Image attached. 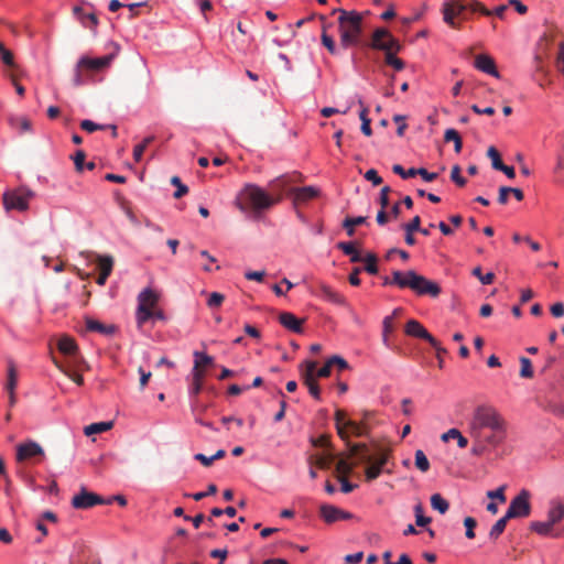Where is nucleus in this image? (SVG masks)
Instances as JSON below:
<instances>
[{"label": "nucleus", "mask_w": 564, "mask_h": 564, "mask_svg": "<svg viewBox=\"0 0 564 564\" xmlns=\"http://www.w3.org/2000/svg\"><path fill=\"white\" fill-rule=\"evenodd\" d=\"M369 412L364 413L361 422L348 419L346 413L337 411L335 415L337 433L341 440L347 442L348 457L356 458V464H366V479L368 481L377 479L382 473V467L388 463L390 448L376 442L370 445L365 443H350V436L361 437L368 434L369 426L367 420Z\"/></svg>", "instance_id": "f257e3e1"}, {"label": "nucleus", "mask_w": 564, "mask_h": 564, "mask_svg": "<svg viewBox=\"0 0 564 564\" xmlns=\"http://www.w3.org/2000/svg\"><path fill=\"white\" fill-rule=\"evenodd\" d=\"M506 422L490 404H478L469 422V433L476 443L498 446L505 438Z\"/></svg>", "instance_id": "f03ea898"}, {"label": "nucleus", "mask_w": 564, "mask_h": 564, "mask_svg": "<svg viewBox=\"0 0 564 564\" xmlns=\"http://www.w3.org/2000/svg\"><path fill=\"white\" fill-rule=\"evenodd\" d=\"M289 181L288 176H280L270 183L272 192L278 196L273 197L256 184H247L237 196L236 205L241 212L252 210L254 214L269 209L281 200L282 191Z\"/></svg>", "instance_id": "7ed1b4c3"}, {"label": "nucleus", "mask_w": 564, "mask_h": 564, "mask_svg": "<svg viewBox=\"0 0 564 564\" xmlns=\"http://www.w3.org/2000/svg\"><path fill=\"white\" fill-rule=\"evenodd\" d=\"M350 370L348 362L340 356L334 355L319 367L316 361L306 360L301 369V376L307 388H318V379L326 378L335 371L337 375V388H348L349 381L343 378L345 371Z\"/></svg>", "instance_id": "20e7f679"}, {"label": "nucleus", "mask_w": 564, "mask_h": 564, "mask_svg": "<svg viewBox=\"0 0 564 564\" xmlns=\"http://www.w3.org/2000/svg\"><path fill=\"white\" fill-rule=\"evenodd\" d=\"M368 14L369 11L339 10L338 32L341 47L348 48L361 43L364 18Z\"/></svg>", "instance_id": "39448f33"}, {"label": "nucleus", "mask_w": 564, "mask_h": 564, "mask_svg": "<svg viewBox=\"0 0 564 564\" xmlns=\"http://www.w3.org/2000/svg\"><path fill=\"white\" fill-rule=\"evenodd\" d=\"M507 8V4H501L494 10H488L481 2L477 0H448L444 3L443 14L444 21L448 25L452 28H459L455 22V18L466 10L480 12L486 17L496 15L500 19H503Z\"/></svg>", "instance_id": "423d86ee"}, {"label": "nucleus", "mask_w": 564, "mask_h": 564, "mask_svg": "<svg viewBox=\"0 0 564 564\" xmlns=\"http://www.w3.org/2000/svg\"><path fill=\"white\" fill-rule=\"evenodd\" d=\"M159 302V295L151 289H144L138 296L137 322L141 326L152 317V310Z\"/></svg>", "instance_id": "0eeeda50"}, {"label": "nucleus", "mask_w": 564, "mask_h": 564, "mask_svg": "<svg viewBox=\"0 0 564 564\" xmlns=\"http://www.w3.org/2000/svg\"><path fill=\"white\" fill-rule=\"evenodd\" d=\"M34 196V193L25 187H19L13 191H8L3 194V205L7 210L15 209L25 212L29 208V202Z\"/></svg>", "instance_id": "6e6552de"}, {"label": "nucleus", "mask_w": 564, "mask_h": 564, "mask_svg": "<svg viewBox=\"0 0 564 564\" xmlns=\"http://www.w3.org/2000/svg\"><path fill=\"white\" fill-rule=\"evenodd\" d=\"M410 286L415 294L423 296L429 295L431 297H437L441 294V286L438 283L426 279L424 275L416 273L413 270V273L410 274Z\"/></svg>", "instance_id": "1a4fd4ad"}, {"label": "nucleus", "mask_w": 564, "mask_h": 564, "mask_svg": "<svg viewBox=\"0 0 564 564\" xmlns=\"http://www.w3.org/2000/svg\"><path fill=\"white\" fill-rule=\"evenodd\" d=\"M531 512L530 505V492L525 489L521 490L518 496H516L506 512L507 519L513 518H524L528 517Z\"/></svg>", "instance_id": "9d476101"}, {"label": "nucleus", "mask_w": 564, "mask_h": 564, "mask_svg": "<svg viewBox=\"0 0 564 564\" xmlns=\"http://www.w3.org/2000/svg\"><path fill=\"white\" fill-rule=\"evenodd\" d=\"M369 46L373 50H380L384 52L389 50H401V44L398 42V40H395L392 34L383 28L375 30Z\"/></svg>", "instance_id": "9b49d317"}, {"label": "nucleus", "mask_w": 564, "mask_h": 564, "mask_svg": "<svg viewBox=\"0 0 564 564\" xmlns=\"http://www.w3.org/2000/svg\"><path fill=\"white\" fill-rule=\"evenodd\" d=\"M214 366V358L208 356L205 352L194 351V368H193V378H194V388H202L203 377L206 370L209 367Z\"/></svg>", "instance_id": "f8f14e48"}, {"label": "nucleus", "mask_w": 564, "mask_h": 564, "mask_svg": "<svg viewBox=\"0 0 564 564\" xmlns=\"http://www.w3.org/2000/svg\"><path fill=\"white\" fill-rule=\"evenodd\" d=\"M113 58V55H106L98 58L82 57L77 63V68H85L89 70H100L108 67ZM75 85H82V76L79 69L76 70Z\"/></svg>", "instance_id": "ddd939ff"}, {"label": "nucleus", "mask_w": 564, "mask_h": 564, "mask_svg": "<svg viewBox=\"0 0 564 564\" xmlns=\"http://www.w3.org/2000/svg\"><path fill=\"white\" fill-rule=\"evenodd\" d=\"M404 332L409 336L426 340L438 352L441 350L445 351V348L441 347L440 341L433 337L420 322L415 319H410L406 323Z\"/></svg>", "instance_id": "4468645a"}, {"label": "nucleus", "mask_w": 564, "mask_h": 564, "mask_svg": "<svg viewBox=\"0 0 564 564\" xmlns=\"http://www.w3.org/2000/svg\"><path fill=\"white\" fill-rule=\"evenodd\" d=\"M106 500L86 488H82L78 495H75L72 499V506L75 509H89L96 505H105Z\"/></svg>", "instance_id": "2eb2a0df"}, {"label": "nucleus", "mask_w": 564, "mask_h": 564, "mask_svg": "<svg viewBox=\"0 0 564 564\" xmlns=\"http://www.w3.org/2000/svg\"><path fill=\"white\" fill-rule=\"evenodd\" d=\"M44 451L36 442L29 441L20 444L17 448V459L19 462L26 460L35 456H43Z\"/></svg>", "instance_id": "dca6fc26"}, {"label": "nucleus", "mask_w": 564, "mask_h": 564, "mask_svg": "<svg viewBox=\"0 0 564 564\" xmlns=\"http://www.w3.org/2000/svg\"><path fill=\"white\" fill-rule=\"evenodd\" d=\"M96 262L98 264V268L100 270L99 276L97 278L96 282L99 285H105L107 279L112 272L115 260L112 256L106 254V256H96Z\"/></svg>", "instance_id": "f3484780"}, {"label": "nucleus", "mask_w": 564, "mask_h": 564, "mask_svg": "<svg viewBox=\"0 0 564 564\" xmlns=\"http://www.w3.org/2000/svg\"><path fill=\"white\" fill-rule=\"evenodd\" d=\"M474 66L485 74L491 75L496 78H500V73L497 69L495 59L487 54L477 55L475 57Z\"/></svg>", "instance_id": "a211bd4d"}, {"label": "nucleus", "mask_w": 564, "mask_h": 564, "mask_svg": "<svg viewBox=\"0 0 564 564\" xmlns=\"http://www.w3.org/2000/svg\"><path fill=\"white\" fill-rule=\"evenodd\" d=\"M295 204H304L319 195V189L314 186L295 187L290 191Z\"/></svg>", "instance_id": "6ab92c4d"}, {"label": "nucleus", "mask_w": 564, "mask_h": 564, "mask_svg": "<svg viewBox=\"0 0 564 564\" xmlns=\"http://www.w3.org/2000/svg\"><path fill=\"white\" fill-rule=\"evenodd\" d=\"M279 322L283 327L291 332L296 334H301L303 332L304 319L297 318L293 313L282 312L279 315Z\"/></svg>", "instance_id": "aec40b11"}, {"label": "nucleus", "mask_w": 564, "mask_h": 564, "mask_svg": "<svg viewBox=\"0 0 564 564\" xmlns=\"http://www.w3.org/2000/svg\"><path fill=\"white\" fill-rule=\"evenodd\" d=\"M86 329L89 332H97L107 336L113 335L117 330L115 325H105L101 322L87 317L85 319Z\"/></svg>", "instance_id": "412c9836"}, {"label": "nucleus", "mask_w": 564, "mask_h": 564, "mask_svg": "<svg viewBox=\"0 0 564 564\" xmlns=\"http://www.w3.org/2000/svg\"><path fill=\"white\" fill-rule=\"evenodd\" d=\"M564 519V503L560 500H552L547 511V521L554 527Z\"/></svg>", "instance_id": "4be33fe9"}, {"label": "nucleus", "mask_w": 564, "mask_h": 564, "mask_svg": "<svg viewBox=\"0 0 564 564\" xmlns=\"http://www.w3.org/2000/svg\"><path fill=\"white\" fill-rule=\"evenodd\" d=\"M319 291H321V296L324 300H326L333 304H336V305L348 306V303H347L345 296L341 295L340 293H338L337 291L333 290L330 286L322 285Z\"/></svg>", "instance_id": "5701e85b"}, {"label": "nucleus", "mask_w": 564, "mask_h": 564, "mask_svg": "<svg viewBox=\"0 0 564 564\" xmlns=\"http://www.w3.org/2000/svg\"><path fill=\"white\" fill-rule=\"evenodd\" d=\"M74 13L77 15L84 26L95 30L98 24V19L95 13H84L80 7H75Z\"/></svg>", "instance_id": "b1692460"}, {"label": "nucleus", "mask_w": 564, "mask_h": 564, "mask_svg": "<svg viewBox=\"0 0 564 564\" xmlns=\"http://www.w3.org/2000/svg\"><path fill=\"white\" fill-rule=\"evenodd\" d=\"M319 514L326 523L339 521L338 508L333 505H322Z\"/></svg>", "instance_id": "393cba45"}, {"label": "nucleus", "mask_w": 564, "mask_h": 564, "mask_svg": "<svg viewBox=\"0 0 564 564\" xmlns=\"http://www.w3.org/2000/svg\"><path fill=\"white\" fill-rule=\"evenodd\" d=\"M413 273V270H409L406 272H402V271H393L392 272V278H391V283L393 285H397L399 286L400 289H409L410 286V274Z\"/></svg>", "instance_id": "a878e982"}, {"label": "nucleus", "mask_w": 564, "mask_h": 564, "mask_svg": "<svg viewBox=\"0 0 564 564\" xmlns=\"http://www.w3.org/2000/svg\"><path fill=\"white\" fill-rule=\"evenodd\" d=\"M367 217L358 216V217H346L343 221V227L346 230L349 237H352L355 234V227L366 224Z\"/></svg>", "instance_id": "bb28decb"}, {"label": "nucleus", "mask_w": 564, "mask_h": 564, "mask_svg": "<svg viewBox=\"0 0 564 564\" xmlns=\"http://www.w3.org/2000/svg\"><path fill=\"white\" fill-rule=\"evenodd\" d=\"M345 254L350 256V261L356 263L362 261L360 252L356 249L354 242H339L337 245Z\"/></svg>", "instance_id": "cd10ccee"}, {"label": "nucleus", "mask_w": 564, "mask_h": 564, "mask_svg": "<svg viewBox=\"0 0 564 564\" xmlns=\"http://www.w3.org/2000/svg\"><path fill=\"white\" fill-rule=\"evenodd\" d=\"M112 426H113L112 421L97 422V423H91V424L87 425L85 427L84 432L87 436H90L93 434H99V433L107 432V431L111 430Z\"/></svg>", "instance_id": "c85d7f7f"}, {"label": "nucleus", "mask_w": 564, "mask_h": 564, "mask_svg": "<svg viewBox=\"0 0 564 564\" xmlns=\"http://www.w3.org/2000/svg\"><path fill=\"white\" fill-rule=\"evenodd\" d=\"M9 123L12 128H18L20 133L30 132L32 130V122L25 117H11Z\"/></svg>", "instance_id": "c756f323"}, {"label": "nucleus", "mask_w": 564, "mask_h": 564, "mask_svg": "<svg viewBox=\"0 0 564 564\" xmlns=\"http://www.w3.org/2000/svg\"><path fill=\"white\" fill-rule=\"evenodd\" d=\"M449 437H456L459 448H465L468 445V440L457 429H451L441 436L443 442H448Z\"/></svg>", "instance_id": "7c9ffc66"}, {"label": "nucleus", "mask_w": 564, "mask_h": 564, "mask_svg": "<svg viewBox=\"0 0 564 564\" xmlns=\"http://www.w3.org/2000/svg\"><path fill=\"white\" fill-rule=\"evenodd\" d=\"M553 525L546 521H533L530 524V529L542 536L551 535L553 532Z\"/></svg>", "instance_id": "2f4dec72"}, {"label": "nucleus", "mask_w": 564, "mask_h": 564, "mask_svg": "<svg viewBox=\"0 0 564 564\" xmlns=\"http://www.w3.org/2000/svg\"><path fill=\"white\" fill-rule=\"evenodd\" d=\"M444 140L445 142L454 143V150L456 153H459L462 151L463 141L459 133L455 129H447L444 133Z\"/></svg>", "instance_id": "473e14b6"}, {"label": "nucleus", "mask_w": 564, "mask_h": 564, "mask_svg": "<svg viewBox=\"0 0 564 564\" xmlns=\"http://www.w3.org/2000/svg\"><path fill=\"white\" fill-rule=\"evenodd\" d=\"M58 349L61 352L65 354V355H74L76 352V349H77V346H76V343L73 338L70 337H62L59 340H58Z\"/></svg>", "instance_id": "72a5a7b5"}, {"label": "nucleus", "mask_w": 564, "mask_h": 564, "mask_svg": "<svg viewBox=\"0 0 564 564\" xmlns=\"http://www.w3.org/2000/svg\"><path fill=\"white\" fill-rule=\"evenodd\" d=\"M510 519H507V516L505 514L502 518H500L490 529L489 531V539L492 541H496L505 531L507 523Z\"/></svg>", "instance_id": "f704fd0d"}, {"label": "nucleus", "mask_w": 564, "mask_h": 564, "mask_svg": "<svg viewBox=\"0 0 564 564\" xmlns=\"http://www.w3.org/2000/svg\"><path fill=\"white\" fill-rule=\"evenodd\" d=\"M399 51L389 50L386 52L384 62L387 65L392 66L395 70H402L404 68V62L395 56Z\"/></svg>", "instance_id": "c9c22d12"}, {"label": "nucleus", "mask_w": 564, "mask_h": 564, "mask_svg": "<svg viewBox=\"0 0 564 564\" xmlns=\"http://www.w3.org/2000/svg\"><path fill=\"white\" fill-rule=\"evenodd\" d=\"M431 506L434 510H437L442 514H444L449 508L448 501L444 499L440 494L432 495Z\"/></svg>", "instance_id": "e433bc0d"}, {"label": "nucleus", "mask_w": 564, "mask_h": 564, "mask_svg": "<svg viewBox=\"0 0 564 564\" xmlns=\"http://www.w3.org/2000/svg\"><path fill=\"white\" fill-rule=\"evenodd\" d=\"M415 466L422 473H426L430 469V462L422 449L415 451Z\"/></svg>", "instance_id": "4c0bfd02"}, {"label": "nucleus", "mask_w": 564, "mask_h": 564, "mask_svg": "<svg viewBox=\"0 0 564 564\" xmlns=\"http://www.w3.org/2000/svg\"><path fill=\"white\" fill-rule=\"evenodd\" d=\"M487 156L491 160V165L495 170L499 171L503 166L499 151L495 147H489Z\"/></svg>", "instance_id": "58836bf2"}, {"label": "nucleus", "mask_w": 564, "mask_h": 564, "mask_svg": "<svg viewBox=\"0 0 564 564\" xmlns=\"http://www.w3.org/2000/svg\"><path fill=\"white\" fill-rule=\"evenodd\" d=\"M154 140L153 135L147 137L140 144L133 149V159L135 162H140L147 147Z\"/></svg>", "instance_id": "ea45409f"}, {"label": "nucleus", "mask_w": 564, "mask_h": 564, "mask_svg": "<svg viewBox=\"0 0 564 564\" xmlns=\"http://www.w3.org/2000/svg\"><path fill=\"white\" fill-rule=\"evenodd\" d=\"M471 274L474 276H476L484 285H489L495 280V274L492 272H488V273L484 274L481 272V268L480 267L474 268L473 271H471Z\"/></svg>", "instance_id": "a19ab883"}, {"label": "nucleus", "mask_w": 564, "mask_h": 564, "mask_svg": "<svg viewBox=\"0 0 564 564\" xmlns=\"http://www.w3.org/2000/svg\"><path fill=\"white\" fill-rule=\"evenodd\" d=\"M521 368H520V377L522 378H531L533 376L532 362L527 357H520L519 359Z\"/></svg>", "instance_id": "79ce46f5"}, {"label": "nucleus", "mask_w": 564, "mask_h": 564, "mask_svg": "<svg viewBox=\"0 0 564 564\" xmlns=\"http://www.w3.org/2000/svg\"><path fill=\"white\" fill-rule=\"evenodd\" d=\"M362 261L366 262L365 270L369 274L378 273L377 257L375 253L367 254L366 258H362Z\"/></svg>", "instance_id": "37998d69"}, {"label": "nucleus", "mask_w": 564, "mask_h": 564, "mask_svg": "<svg viewBox=\"0 0 564 564\" xmlns=\"http://www.w3.org/2000/svg\"><path fill=\"white\" fill-rule=\"evenodd\" d=\"M414 513H415V523L419 527H425L431 522L430 517H425L423 514V506L421 503H417L414 507Z\"/></svg>", "instance_id": "c03bdc74"}, {"label": "nucleus", "mask_w": 564, "mask_h": 564, "mask_svg": "<svg viewBox=\"0 0 564 564\" xmlns=\"http://www.w3.org/2000/svg\"><path fill=\"white\" fill-rule=\"evenodd\" d=\"M335 459V455L332 453L322 454L316 457V465L322 469H328Z\"/></svg>", "instance_id": "a18cd8bd"}, {"label": "nucleus", "mask_w": 564, "mask_h": 564, "mask_svg": "<svg viewBox=\"0 0 564 564\" xmlns=\"http://www.w3.org/2000/svg\"><path fill=\"white\" fill-rule=\"evenodd\" d=\"M0 56L3 64L9 67H15L14 57L11 51L6 48L3 43L0 42Z\"/></svg>", "instance_id": "49530a36"}, {"label": "nucleus", "mask_w": 564, "mask_h": 564, "mask_svg": "<svg viewBox=\"0 0 564 564\" xmlns=\"http://www.w3.org/2000/svg\"><path fill=\"white\" fill-rule=\"evenodd\" d=\"M392 171H393V173H395L397 175L401 176V177H402V178H404V180H405V178H409V177H414V176H416V175H417V172H416V171H417V169H415V167H411V169H409L408 171H405V170L403 169V166H402V165H400V164H394V165L392 166Z\"/></svg>", "instance_id": "de8ad7c7"}, {"label": "nucleus", "mask_w": 564, "mask_h": 564, "mask_svg": "<svg viewBox=\"0 0 564 564\" xmlns=\"http://www.w3.org/2000/svg\"><path fill=\"white\" fill-rule=\"evenodd\" d=\"M171 183L176 186V191L173 194L174 198H181L188 193V187L182 184L178 176H173Z\"/></svg>", "instance_id": "09e8293b"}, {"label": "nucleus", "mask_w": 564, "mask_h": 564, "mask_svg": "<svg viewBox=\"0 0 564 564\" xmlns=\"http://www.w3.org/2000/svg\"><path fill=\"white\" fill-rule=\"evenodd\" d=\"M354 465L347 462V459H339L336 464V471L339 474L338 476L346 477L352 471Z\"/></svg>", "instance_id": "8fccbe9b"}, {"label": "nucleus", "mask_w": 564, "mask_h": 564, "mask_svg": "<svg viewBox=\"0 0 564 564\" xmlns=\"http://www.w3.org/2000/svg\"><path fill=\"white\" fill-rule=\"evenodd\" d=\"M321 39H322V44L327 48V51L332 55H336L337 47H336L334 39L330 35H328L327 32H322Z\"/></svg>", "instance_id": "3c124183"}, {"label": "nucleus", "mask_w": 564, "mask_h": 564, "mask_svg": "<svg viewBox=\"0 0 564 564\" xmlns=\"http://www.w3.org/2000/svg\"><path fill=\"white\" fill-rule=\"evenodd\" d=\"M18 373L14 365L12 362L9 364L8 367V375H7V382L6 388H15L18 383Z\"/></svg>", "instance_id": "603ef678"}, {"label": "nucleus", "mask_w": 564, "mask_h": 564, "mask_svg": "<svg viewBox=\"0 0 564 564\" xmlns=\"http://www.w3.org/2000/svg\"><path fill=\"white\" fill-rule=\"evenodd\" d=\"M464 525L466 528L465 535L467 539H474L475 538V528L477 525V521L473 517H466L464 519Z\"/></svg>", "instance_id": "864d4df0"}, {"label": "nucleus", "mask_w": 564, "mask_h": 564, "mask_svg": "<svg viewBox=\"0 0 564 564\" xmlns=\"http://www.w3.org/2000/svg\"><path fill=\"white\" fill-rule=\"evenodd\" d=\"M451 180L458 186L463 187L466 184V178L460 175V166L454 165L451 171Z\"/></svg>", "instance_id": "5fc2aeb1"}, {"label": "nucleus", "mask_w": 564, "mask_h": 564, "mask_svg": "<svg viewBox=\"0 0 564 564\" xmlns=\"http://www.w3.org/2000/svg\"><path fill=\"white\" fill-rule=\"evenodd\" d=\"M225 300V296L221 293L213 292L209 294L207 300V305L210 308L219 307Z\"/></svg>", "instance_id": "6e6d98bb"}, {"label": "nucleus", "mask_w": 564, "mask_h": 564, "mask_svg": "<svg viewBox=\"0 0 564 564\" xmlns=\"http://www.w3.org/2000/svg\"><path fill=\"white\" fill-rule=\"evenodd\" d=\"M80 128L86 132L93 133L97 130L106 129V126L98 124L93 122L91 120L85 119L80 122Z\"/></svg>", "instance_id": "4d7b16f0"}, {"label": "nucleus", "mask_w": 564, "mask_h": 564, "mask_svg": "<svg viewBox=\"0 0 564 564\" xmlns=\"http://www.w3.org/2000/svg\"><path fill=\"white\" fill-rule=\"evenodd\" d=\"M402 228L405 230V231H420L421 230V218L420 216H414L412 218V220L408 224H403L402 225Z\"/></svg>", "instance_id": "13d9d810"}, {"label": "nucleus", "mask_w": 564, "mask_h": 564, "mask_svg": "<svg viewBox=\"0 0 564 564\" xmlns=\"http://www.w3.org/2000/svg\"><path fill=\"white\" fill-rule=\"evenodd\" d=\"M86 159V153L83 150H78L74 155V164L77 172H82L84 170V162Z\"/></svg>", "instance_id": "bf43d9fd"}, {"label": "nucleus", "mask_w": 564, "mask_h": 564, "mask_svg": "<svg viewBox=\"0 0 564 564\" xmlns=\"http://www.w3.org/2000/svg\"><path fill=\"white\" fill-rule=\"evenodd\" d=\"M393 332V316H386L383 319V340L387 344L388 335Z\"/></svg>", "instance_id": "052dcab7"}, {"label": "nucleus", "mask_w": 564, "mask_h": 564, "mask_svg": "<svg viewBox=\"0 0 564 564\" xmlns=\"http://www.w3.org/2000/svg\"><path fill=\"white\" fill-rule=\"evenodd\" d=\"M365 178L370 181L375 186H378L382 183V177L379 176L378 172L373 169H370L365 173Z\"/></svg>", "instance_id": "680f3d73"}, {"label": "nucleus", "mask_w": 564, "mask_h": 564, "mask_svg": "<svg viewBox=\"0 0 564 564\" xmlns=\"http://www.w3.org/2000/svg\"><path fill=\"white\" fill-rule=\"evenodd\" d=\"M505 488H506L505 486H501L496 490H490L487 492V497L490 499H498L500 502H505L506 501Z\"/></svg>", "instance_id": "e2e57ef3"}, {"label": "nucleus", "mask_w": 564, "mask_h": 564, "mask_svg": "<svg viewBox=\"0 0 564 564\" xmlns=\"http://www.w3.org/2000/svg\"><path fill=\"white\" fill-rule=\"evenodd\" d=\"M405 117L402 115H394L393 121L398 123L397 134L399 137H402L404 134V131L406 129V123L404 122Z\"/></svg>", "instance_id": "0e129e2a"}, {"label": "nucleus", "mask_w": 564, "mask_h": 564, "mask_svg": "<svg viewBox=\"0 0 564 564\" xmlns=\"http://www.w3.org/2000/svg\"><path fill=\"white\" fill-rule=\"evenodd\" d=\"M337 478H338V481H339V482H340V485H341L340 489H341V491H343L344 494H349V492H351V491L357 487V485L351 484V482H350L346 477H344V476H338Z\"/></svg>", "instance_id": "69168bd1"}, {"label": "nucleus", "mask_w": 564, "mask_h": 564, "mask_svg": "<svg viewBox=\"0 0 564 564\" xmlns=\"http://www.w3.org/2000/svg\"><path fill=\"white\" fill-rule=\"evenodd\" d=\"M391 192V188L389 186H384L381 188L380 191V197H379V202H380V205L383 209H386L389 205V193Z\"/></svg>", "instance_id": "338daca9"}, {"label": "nucleus", "mask_w": 564, "mask_h": 564, "mask_svg": "<svg viewBox=\"0 0 564 564\" xmlns=\"http://www.w3.org/2000/svg\"><path fill=\"white\" fill-rule=\"evenodd\" d=\"M416 172H417V175H420L425 182H432V181L436 180L438 176L437 173L429 172L424 167L417 169Z\"/></svg>", "instance_id": "774afa93"}]
</instances>
